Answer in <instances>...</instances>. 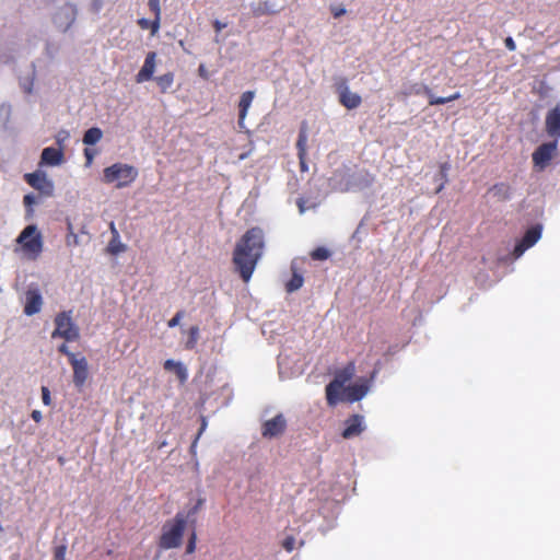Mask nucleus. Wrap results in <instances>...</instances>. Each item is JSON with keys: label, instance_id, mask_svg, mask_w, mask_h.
Returning a JSON list of instances; mask_svg holds the SVG:
<instances>
[{"label": "nucleus", "instance_id": "f3484780", "mask_svg": "<svg viewBox=\"0 0 560 560\" xmlns=\"http://www.w3.org/2000/svg\"><path fill=\"white\" fill-rule=\"evenodd\" d=\"M156 63V52L150 51L147 54L144 63L138 74L136 75V81L138 83L149 81L153 78V73L155 70Z\"/></svg>", "mask_w": 560, "mask_h": 560}, {"label": "nucleus", "instance_id": "a211bd4d", "mask_svg": "<svg viewBox=\"0 0 560 560\" xmlns=\"http://www.w3.org/2000/svg\"><path fill=\"white\" fill-rule=\"evenodd\" d=\"M546 131L551 137H560V105L547 113Z\"/></svg>", "mask_w": 560, "mask_h": 560}, {"label": "nucleus", "instance_id": "393cba45", "mask_svg": "<svg viewBox=\"0 0 560 560\" xmlns=\"http://www.w3.org/2000/svg\"><path fill=\"white\" fill-rule=\"evenodd\" d=\"M138 25L142 30H150L151 35L154 36L158 34L160 26H161V18H155L150 21L148 19L141 18L138 20Z\"/></svg>", "mask_w": 560, "mask_h": 560}, {"label": "nucleus", "instance_id": "c85d7f7f", "mask_svg": "<svg viewBox=\"0 0 560 560\" xmlns=\"http://www.w3.org/2000/svg\"><path fill=\"white\" fill-rule=\"evenodd\" d=\"M199 339V327L198 326H191L188 329V337L186 340V348L192 349L196 347L197 341Z\"/></svg>", "mask_w": 560, "mask_h": 560}, {"label": "nucleus", "instance_id": "58836bf2", "mask_svg": "<svg viewBox=\"0 0 560 560\" xmlns=\"http://www.w3.org/2000/svg\"><path fill=\"white\" fill-rule=\"evenodd\" d=\"M504 45L510 51H514L516 49V44L510 36L504 39Z\"/></svg>", "mask_w": 560, "mask_h": 560}, {"label": "nucleus", "instance_id": "2eb2a0df", "mask_svg": "<svg viewBox=\"0 0 560 560\" xmlns=\"http://www.w3.org/2000/svg\"><path fill=\"white\" fill-rule=\"evenodd\" d=\"M343 430L341 436L346 440L359 436L365 429L363 417L360 415H352L343 422Z\"/></svg>", "mask_w": 560, "mask_h": 560}, {"label": "nucleus", "instance_id": "4468645a", "mask_svg": "<svg viewBox=\"0 0 560 560\" xmlns=\"http://www.w3.org/2000/svg\"><path fill=\"white\" fill-rule=\"evenodd\" d=\"M369 390V385L366 382L355 383L352 385H348L341 390L340 402H354L362 399Z\"/></svg>", "mask_w": 560, "mask_h": 560}, {"label": "nucleus", "instance_id": "2f4dec72", "mask_svg": "<svg viewBox=\"0 0 560 560\" xmlns=\"http://www.w3.org/2000/svg\"><path fill=\"white\" fill-rule=\"evenodd\" d=\"M161 0H149L148 5L150 11L154 14L155 18H161Z\"/></svg>", "mask_w": 560, "mask_h": 560}, {"label": "nucleus", "instance_id": "a18cd8bd", "mask_svg": "<svg viewBox=\"0 0 560 560\" xmlns=\"http://www.w3.org/2000/svg\"><path fill=\"white\" fill-rule=\"evenodd\" d=\"M198 72H199V75L207 79L208 78V74H207V70L205 68L203 65H200L199 68H198Z\"/></svg>", "mask_w": 560, "mask_h": 560}, {"label": "nucleus", "instance_id": "79ce46f5", "mask_svg": "<svg viewBox=\"0 0 560 560\" xmlns=\"http://www.w3.org/2000/svg\"><path fill=\"white\" fill-rule=\"evenodd\" d=\"M31 417L37 423L40 422L43 419L42 412L39 410H33Z\"/></svg>", "mask_w": 560, "mask_h": 560}, {"label": "nucleus", "instance_id": "f8f14e48", "mask_svg": "<svg viewBox=\"0 0 560 560\" xmlns=\"http://www.w3.org/2000/svg\"><path fill=\"white\" fill-rule=\"evenodd\" d=\"M541 236V225L537 224L529 228L523 238L515 245L513 255L518 258L525 250L534 246Z\"/></svg>", "mask_w": 560, "mask_h": 560}, {"label": "nucleus", "instance_id": "de8ad7c7", "mask_svg": "<svg viewBox=\"0 0 560 560\" xmlns=\"http://www.w3.org/2000/svg\"><path fill=\"white\" fill-rule=\"evenodd\" d=\"M203 499H199L195 508L191 510L190 514H194L198 511V509L202 505Z\"/></svg>", "mask_w": 560, "mask_h": 560}, {"label": "nucleus", "instance_id": "8fccbe9b", "mask_svg": "<svg viewBox=\"0 0 560 560\" xmlns=\"http://www.w3.org/2000/svg\"><path fill=\"white\" fill-rule=\"evenodd\" d=\"M58 350H60V351L67 350L66 345H61V346L58 348Z\"/></svg>", "mask_w": 560, "mask_h": 560}, {"label": "nucleus", "instance_id": "aec40b11", "mask_svg": "<svg viewBox=\"0 0 560 560\" xmlns=\"http://www.w3.org/2000/svg\"><path fill=\"white\" fill-rule=\"evenodd\" d=\"M62 159V151L52 147L45 148L42 152V162L48 165H58Z\"/></svg>", "mask_w": 560, "mask_h": 560}, {"label": "nucleus", "instance_id": "ddd939ff", "mask_svg": "<svg viewBox=\"0 0 560 560\" xmlns=\"http://www.w3.org/2000/svg\"><path fill=\"white\" fill-rule=\"evenodd\" d=\"M287 429V420L282 413L275 416L264 422L261 434L264 438L272 439L281 435Z\"/></svg>", "mask_w": 560, "mask_h": 560}, {"label": "nucleus", "instance_id": "dca6fc26", "mask_svg": "<svg viewBox=\"0 0 560 560\" xmlns=\"http://www.w3.org/2000/svg\"><path fill=\"white\" fill-rule=\"evenodd\" d=\"M43 305V298L38 289H28L25 294L24 313L27 316L37 314Z\"/></svg>", "mask_w": 560, "mask_h": 560}, {"label": "nucleus", "instance_id": "a19ab883", "mask_svg": "<svg viewBox=\"0 0 560 560\" xmlns=\"http://www.w3.org/2000/svg\"><path fill=\"white\" fill-rule=\"evenodd\" d=\"M213 27H214L215 32H217V33H219V32H221L223 28H225V27H226V23H222V22H220L219 20H215V21L213 22Z\"/></svg>", "mask_w": 560, "mask_h": 560}, {"label": "nucleus", "instance_id": "c756f323", "mask_svg": "<svg viewBox=\"0 0 560 560\" xmlns=\"http://www.w3.org/2000/svg\"><path fill=\"white\" fill-rule=\"evenodd\" d=\"M277 13V10H271L270 3L268 1L259 3L256 8L253 9L254 16H261L266 14Z\"/></svg>", "mask_w": 560, "mask_h": 560}, {"label": "nucleus", "instance_id": "f03ea898", "mask_svg": "<svg viewBox=\"0 0 560 560\" xmlns=\"http://www.w3.org/2000/svg\"><path fill=\"white\" fill-rule=\"evenodd\" d=\"M187 524V516L178 512L172 520L164 523L159 539V547L167 550L182 545L183 536Z\"/></svg>", "mask_w": 560, "mask_h": 560}, {"label": "nucleus", "instance_id": "e433bc0d", "mask_svg": "<svg viewBox=\"0 0 560 560\" xmlns=\"http://www.w3.org/2000/svg\"><path fill=\"white\" fill-rule=\"evenodd\" d=\"M42 399H43L44 405H46V406L51 405L50 390L46 386L42 387Z\"/></svg>", "mask_w": 560, "mask_h": 560}, {"label": "nucleus", "instance_id": "6e6552de", "mask_svg": "<svg viewBox=\"0 0 560 560\" xmlns=\"http://www.w3.org/2000/svg\"><path fill=\"white\" fill-rule=\"evenodd\" d=\"M68 354L69 362L73 369V383L81 388L89 377L88 361L81 355V352H65Z\"/></svg>", "mask_w": 560, "mask_h": 560}, {"label": "nucleus", "instance_id": "f257e3e1", "mask_svg": "<svg viewBox=\"0 0 560 560\" xmlns=\"http://www.w3.org/2000/svg\"><path fill=\"white\" fill-rule=\"evenodd\" d=\"M264 231L258 226L247 230L236 243L232 261L235 270L240 273V277L245 283L250 280L264 254Z\"/></svg>", "mask_w": 560, "mask_h": 560}, {"label": "nucleus", "instance_id": "f704fd0d", "mask_svg": "<svg viewBox=\"0 0 560 560\" xmlns=\"http://www.w3.org/2000/svg\"><path fill=\"white\" fill-rule=\"evenodd\" d=\"M196 541H197V535L195 532H192L189 536L187 546H186V553L190 555L194 553L196 550Z\"/></svg>", "mask_w": 560, "mask_h": 560}, {"label": "nucleus", "instance_id": "39448f33", "mask_svg": "<svg viewBox=\"0 0 560 560\" xmlns=\"http://www.w3.org/2000/svg\"><path fill=\"white\" fill-rule=\"evenodd\" d=\"M421 94H424L428 96L429 105H431V106L444 105L446 103L456 101L460 97L459 92H455L454 94L446 96V97L435 96L432 93V90L428 85H425L423 83H419V82H415V83L405 85L404 89L398 93V97L405 100L407 97H410L413 95H421Z\"/></svg>", "mask_w": 560, "mask_h": 560}, {"label": "nucleus", "instance_id": "412c9836", "mask_svg": "<svg viewBox=\"0 0 560 560\" xmlns=\"http://www.w3.org/2000/svg\"><path fill=\"white\" fill-rule=\"evenodd\" d=\"M164 369L168 372H173L182 383L187 381V370L183 363L174 360H166L164 362Z\"/></svg>", "mask_w": 560, "mask_h": 560}, {"label": "nucleus", "instance_id": "20e7f679", "mask_svg": "<svg viewBox=\"0 0 560 560\" xmlns=\"http://www.w3.org/2000/svg\"><path fill=\"white\" fill-rule=\"evenodd\" d=\"M355 366L354 363L349 362L342 369L336 370L334 380L326 386V400L328 406L335 407L340 402L341 390L347 387L346 384L354 376Z\"/></svg>", "mask_w": 560, "mask_h": 560}, {"label": "nucleus", "instance_id": "4be33fe9", "mask_svg": "<svg viewBox=\"0 0 560 560\" xmlns=\"http://www.w3.org/2000/svg\"><path fill=\"white\" fill-rule=\"evenodd\" d=\"M73 21L74 15L72 9L70 8L62 9L55 15V23H57L60 27H63V31H67Z\"/></svg>", "mask_w": 560, "mask_h": 560}, {"label": "nucleus", "instance_id": "b1692460", "mask_svg": "<svg viewBox=\"0 0 560 560\" xmlns=\"http://www.w3.org/2000/svg\"><path fill=\"white\" fill-rule=\"evenodd\" d=\"M306 145H307V128L306 122L304 121L300 128L296 149H298V158H303L306 155Z\"/></svg>", "mask_w": 560, "mask_h": 560}, {"label": "nucleus", "instance_id": "bb28decb", "mask_svg": "<svg viewBox=\"0 0 560 560\" xmlns=\"http://www.w3.org/2000/svg\"><path fill=\"white\" fill-rule=\"evenodd\" d=\"M155 81H156L158 86L160 88V91L162 93H165V92L168 91V89L174 83V73L173 72H167V73H164L162 75H159V77L155 78Z\"/></svg>", "mask_w": 560, "mask_h": 560}, {"label": "nucleus", "instance_id": "37998d69", "mask_svg": "<svg viewBox=\"0 0 560 560\" xmlns=\"http://www.w3.org/2000/svg\"><path fill=\"white\" fill-rule=\"evenodd\" d=\"M299 161L301 172H306L308 170V166L306 164V155H303V158H299Z\"/></svg>", "mask_w": 560, "mask_h": 560}, {"label": "nucleus", "instance_id": "3c124183", "mask_svg": "<svg viewBox=\"0 0 560 560\" xmlns=\"http://www.w3.org/2000/svg\"><path fill=\"white\" fill-rule=\"evenodd\" d=\"M444 187V183L436 189V192H440Z\"/></svg>", "mask_w": 560, "mask_h": 560}, {"label": "nucleus", "instance_id": "4c0bfd02", "mask_svg": "<svg viewBox=\"0 0 560 560\" xmlns=\"http://www.w3.org/2000/svg\"><path fill=\"white\" fill-rule=\"evenodd\" d=\"M23 202H24L25 207L31 209V207L34 203H36V197L33 194H27L24 196Z\"/></svg>", "mask_w": 560, "mask_h": 560}, {"label": "nucleus", "instance_id": "49530a36", "mask_svg": "<svg viewBox=\"0 0 560 560\" xmlns=\"http://www.w3.org/2000/svg\"><path fill=\"white\" fill-rule=\"evenodd\" d=\"M205 428H206V421L203 420V421H202V425H201V428H200V431H199V433L197 434L196 440L194 441V443H192V445H191V448H194V447H195V445H196V443H197V440L199 439V436H200V434L202 433V431L205 430Z\"/></svg>", "mask_w": 560, "mask_h": 560}, {"label": "nucleus", "instance_id": "9b49d317", "mask_svg": "<svg viewBox=\"0 0 560 560\" xmlns=\"http://www.w3.org/2000/svg\"><path fill=\"white\" fill-rule=\"evenodd\" d=\"M24 179L31 187L38 190L42 195L47 197L52 196L54 184L47 178L45 173H27L24 175Z\"/></svg>", "mask_w": 560, "mask_h": 560}, {"label": "nucleus", "instance_id": "ea45409f", "mask_svg": "<svg viewBox=\"0 0 560 560\" xmlns=\"http://www.w3.org/2000/svg\"><path fill=\"white\" fill-rule=\"evenodd\" d=\"M84 156L86 159V165L90 166L94 159V152L91 149H84Z\"/></svg>", "mask_w": 560, "mask_h": 560}, {"label": "nucleus", "instance_id": "473e14b6", "mask_svg": "<svg viewBox=\"0 0 560 560\" xmlns=\"http://www.w3.org/2000/svg\"><path fill=\"white\" fill-rule=\"evenodd\" d=\"M67 546H57L54 550V560H66Z\"/></svg>", "mask_w": 560, "mask_h": 560}, {"label": "nucleus", "instance_id": "6ab92c4d", "mask_svg": "<svg viewBox=\"0 0 560 560\" xmlns=\"http://www.w3.org/2000/svg\"><path fill=\"white\" fill-rule=\"evenodd\" d=\"M255 97L254 91H246L241 95L238 102V126L240 128H244V120L246 118L248 108L252 105V102Z\"/></svg>", "mask_w": 560, "mask_h": 560}, {"label": "nucleus", "instance_id": "c9c22d12", "mask_svg": "<svg viewBox=\"0 0 560 560\" xmlns=\"http://www.w3.org/2000/svg\"><path fill=\"white\" fill-rule=\"evenodd\" d=\"M185 315V312L184 311H178L167 323V326L170 328H173V327H176L177 325H179L180 320L183 319Z\"/></svg>", "mask_w": 560, "mask_h": 560}, {"label": "nucleus", "instance_id": "72a5a7b5", "mask_svg": "<svg viewBox=\"0 0 560 560\" xmlns=\"http://www.w3.org/2000/svg\"><path fill=\"white\" fill-rule=\"evenodd\" d=\"M282 547L285 551L292 552L295 547V538L293 536H287L282 541Z\"/></svg>", "mask_w": 560, "mask_h": 560}, {"label": "nucleus", "instance_id": "5701e85b", "mask_svg": "<svg viewBox=\"0 0 560 560\" xmlns=\"http://www.w3.org/2000/svg\"><path fill=\"white\" fill-rule=\"evenodd\" d=\"M490 192L499 200H509L512 195V188L506 183H497L490 188Z\"/></svg>", "mask_w": 560, "mask_h": 560}, {"label": "nucleus", "instance_id": "c03bdc74", "mask_svg": "<svg viewBox=\"0 0 560 560\" xmlns=\"http://www.w3.org/2000/svg\"><path fill=\"white\" fill-rule=\"evenodd\" d=\"M440 168H441V176L444 178V182H447L446 172L448 171L450 165L447 163H444L440 166Z\"/></svg>", "mask_w": 560, "mask_h": 560}, {"label": "nucleus", "instance_id": "7c9ffc66", "mask_svg": "<svg viewBox=\"0 0 560 560\" xmlns=\"http://www.w3.org/2000/svg\"><path fill=\"white\" fill-rule=\"evenodd\" d=\"M330 256V252L326 247H317L311 252V258L313 260H326Z\"/></svg>", "mask_w": 560, "mask_h": 560}, {"label": "nucleus", "instance_id": "1a4fd4ad", "mask_svg": "<svg viewBox=\"0 0 560 560\" xmlns=\"http://www.w3.org/2000/svg\"><path fill=\"white\" fill-rule=\"evenodd\" d=\"M335 89L339 96V103L347 109H354L361 105V96L350 91L348 80L346 78L337 79L335 82Z\"/></svg>", "mask_w": 560, "mask_h": 560}, {"label": "nucleus", "instance_id": "423d86ee", "mask_svg": "<svg viewBox=\"0 0 560 560\" xmlns=\"http://www.w3.org/2000/svg\"><path fill=\"white\" fill-rule=\"evenodd\" d=\"M18 243L22 246L23 250L32 254L34 257L38 256L43 249L42 235L35 225H27L19 235Z\"/></svg>", "mask_w": 560, "mask_h": 560}, {"label": "nucleus", "instance_id": "0eeeda50", "mask_svg": "<svg viewBox=\"0 0 560 560\" xmlns=\"http://www.w3.org/2000/svg\"><path fill=\"white\" fill-rule=\"evenodd\" d=\"M55 330L51 334L52 338L60 337L66 341H73L79 338V329L72 323L69 314L60 313L55 318Z\"/></svg>", "mask_w": 560, "mask_h": 560}, {"label": "nucleus", "instance_id": "09e8293b", "mask_svg": "<svg viewBox=\"0 0 560 560\" xmlns=\"http://www.w3.org/2000/svg\"><path fill=\"white\" fill-rule=\"evenodd\" d=\"M346 13V10L345 9H339L337 11L334 12V16L335 18H339L340 15L345 14Z\"/></svg>", "mask_w": 560, "mask_h": 560}, {"label": "nucleus", "instance_id": "cd10ccee", "mask_svg": "<svg viewBox=\"0 0 560 560\" xmlns=\"http://www.w3.org/2000/svg\"><path fill=\"white\" fill-rule=\"evenodd\" d=\"M304 283V279L302 275L298 272H293L291 279L285 283V290L289 293H292L296 290H299Z\"/></svg>", "mask_w": 560, "mask_h": 560}, {"label": "nucleus", "instance_id": "7ed1b4c3", "mask_svg": "<svg viewBox=\"0 0 560 560\" xmlns=\"http://www.w3.org/2000/svg\"><path fill=\"white\" fill-rule=\"evenodd\" d=\"M138 177V170L126 163H114L103 171V182L105 184H115L116 188L130 186Z\"/></svg>", "mask_w": 560, "mask_h": 560}, {"label": "nucleus", "instance_id": "a878e982", "mask_svg": "<svg viewBox=\"0 0 560 560\" xmlns=\"http://www.w3.org/2000/svg\"><path fill=\"white\" fill-rule=\"evenodd\" d=\"M103 137V132L97 127L88 129L83 136V143L86 145H93L97 143Z\"/></svg>", "mask_w": 560, "mask_h": 560}, {"label": "nucleus", "instance_id": "9d476101", "mask_svg": "<svg viewBox=\"0 0 560 560\" xmlns=\"http://www.w3.org/2000/svg\"><path fill=\"white\" fill-rule=\"evenodd\" d=\"M557 151V141L540 144L532 154L535 167L542 171L552 160Z\"/></svg>", "mask_w": 560, "mask_h": 560}]
</instances>
